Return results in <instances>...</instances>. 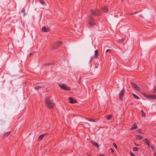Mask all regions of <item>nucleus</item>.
<instances>
[{
    "label": "nucleus",
    "mask_w": 156,
    "mask_h": 156,
    "mask_svg": "<svg viewBox=\"0 0 156 156\" xmlns=\"http://www.w3.org/2000/svg\"><path fill=\"white\" fill-rule=\"evenodd\" d=\"M88 24L90 26H94L96 25L95 19L93 18V17L89 16L88 17Z\"/></svg>",
    "instance_id": "f257e3e1"
},
{
    "label": "nucleus",
    "mask_w": 156,
    "mask_h": 156,
    "mask_svg": "<svg viewBox=\"0 0 156 156\" xmlns=\"http://www.w3.org/2000/svg\"><path fill=\"white\" fill-rule=\"evenodd\" d=\"M90 16L93 17V16H98L100 15V12L98 9H91L90 11Z\"/></svg>",
    "instance_id": "f03ea898"
},
{
    "label": "nucleus",
    "mask_w": 156,
    "mask_h": 156,
    "mask_svg": "<svg viewBox=\"0 0 156 156\" xmlns=\"http://www.w3.org/2000/svg\"><path fill=\"white\" fill-rule=\"evenodd\" d=\"M45 103L46 105L48 108L51 109L54 108V106L52 104L53 101L51 100L46 99Z\"/></svg>",
    "instance_id": "7ed1b4c3"
},
{
    "label": "nucleus",
    "mask_w": 156,
    "mask_h": 156,
    "mask_svg": "<svg viewBox=\"0 0 156 156\" xmlns=\"http://www.w3.org/2000/svg\"><path fill=\"white\" fill-rule=\"evenodd\" d=\"M62 44V41H58L57 42H55L54 43V47L51 48V49L54 50L57 49Z\"/></svg>",
    "instance_id": "20e7f679"
},
{
    "label": "nucleus",
    "mask_w": 156,
    "mask_h": 156,
    "mask_svg": "<svg viewBox=\"0 0 156 156\" xmlns=\"http://www.w3.org/2000/svg\"><path fill=\"white\" fill-rule=\"evenodd\" d=\"M60 87L63 90H70V87H68L67 85L65 84L59 85Z\"/></svg>",
    "instance_id": "39448f33"
},
{
    "label": "nucleus",
    "mask_w": 156,
    "mask_h": 156,
    "mask_svg": "<svg viewBox=\"0 0 156 156\" xmlns=\"http://www.w3.org/2000/svg\"><path fill=\"white\" fill-rule=\"evenodd\" d=\"M126 91L124 88L120 91V93L119 94V97L120 99H123L124 96V93Z\"/></svg>",
    "instance_id": "423d86ee"
},
{
    "label": "nucleus",
    "mask_w": 156,
    "mask_h": 156,
    "mask_svg": "<svg viewBox=\"0 0 156 156\" xmlns=\"http://www.w3.org/2000/svg\"><path fill=\"white\" fill-rule=\"evenodd\" d=\"M130 84L136 90L138 91H140V89L137 85L135 83L132 82H130Z\"/></svg>",
    "instance_id": "0eeeda50"
},
{
    "label": "nucleus",
    "mask_w": 156,
    "mask_h": 156,
    "mask_svg": "<svg viewBox=\"0 0 156 156\" xmlns=\"http://www.w3.org/2000/svg\"><path fill=\"white\" fill-rule=\"evenodd\" d=\"M69 102L71 103L74 104L77 102V101L72 98L70 97L69 98Z\"/></svg>",
    "instance_id": "6e6552de"
},
{
    "label": "nucleus",
    "mask_w": 156,
    "mask_h": 156,
    "mask_svg": "<svg viewBox=\"0 0 156 156\" xmlns=\"http://www.w3.org/2000/svg\"><path fill=\"white\" fill-rule=\"evenodd\" d=\"M91 143L93 145L97 147V149L99 150V145L98 143L94 141H91Z\"/></svg>",
    "instance_id": "1a4fd4ad"
},
{
    "label": "nucleus",
    "mask_w": 156,
    "mask_h": 156,
    "mask_svg": "<svg viewBox=\"0 0 156 156\" xmlns=\"http://www.w3.org/2000/svg\"><path fill=\"white\" fill-rule=\"evenodd\" d=\"M48 133H45L44 134H42L39 136L38 138V140H42L44 137L46 135H47Z\"/></svg>",
    "instance_id": "9d476101"
},
{
    "label": "nucleus",
    "mask_w": 156,
    "mask_h": 156,
    "mask_svg": "<svg viewBox=\"0 0 156 156\" xmlns=\"http://www.w3.org/2000/svg\"><path fill=\"white\" fill-rule=\"evenodd\" d=\"M108 11V9L106 7H104L102 9V11L104 13L107 12Z\"/></svg>",
    "instance_id": "9b49d317"
},
{
    "label": "nucleus",
    "mask_w": 156,
    "mask_h": 156,
    "mask_svg": "<svg viewBox=\"0 0 156 156\" xmlns=\"http://www.w3.org/2000/svg\"><path fill=\"white\" fill-rule=\"evenodd\" d=\"M49 29L48 28H46L45 27H42L41 30L43 32H47L49 31Z\"/></svg>",
    "instance_id": "f8f14e48"
},
{
    "label": "nucleus",
    "mask_w": 156,
    "mask_h": 156,
    "mask_svg": "<svg viewBox=\"0 0 156 156\" xmlns=\"http://www.w3.org/2000/svg\"><path fill=\"white\" fill-rule=\"evenodd\" d=\"M138 128L137 125L136 123H134L133 125L131 128V130H133L134 129H136Z\"/></svg>",
    "instance_id": "ddd939ff"
},
{
    "label": "nucleus",
    "mask_w": 156,
    "mask_h": 156,
    "mask_svg": "<svg viewBox=\"0 0 156 156\" xmlns=\"http://www.w3.org/2000/svg\"><path fill=\"white\" fill-rule=\"evenodd\" d=\"M44 88V87L43 86H36L35 87V89L36 90H38V89L40 88Z\"/></svg>",
    "instance_id": "4468645a"
},
{
    "label": "nucleus",
    "mask_w": 156,
    "mask_h": 156,
    "mask_svg": "<svg viewBox=\"0 0 156 156\" xmlns=\"http://www.w3.org/2000/svg\"><path fill=\"white\" fill-rule=\"evenodd\" d=\"M95 54L94 55V57L97 58L99 55V52L98 50H96L95 51Z\"/></svg>",
    "instance_id": "2eb2a0df"
},
{
    "label": "nucleus",
    "mask_w": 156,
    "mask_h": 156,
    "mask_svg": "<svg viewBox=\"0 0 156 156\" xmlns=\"http://www.w3.org/2000/svg\"><path fill=\"white\" fill-rule=\"evenodd\" d=\"M148 98L151 99H155V95L153 94L149 95Z\"/></svg>",
    "instance_id": "dca6fc26"
},
{
    "label": "nucleus",
    "mask_w": 156,
    "mask_h": 156,
    "mask_svg": "<svg viewBox=\"0 0 156 156\" xmlns=\"http://www.w3.org/2000/svg\"><path fill=\"white\" fill-rule=\"evenodd\" d=\"M136 138L138 140H140L142 139L143 138V137L142 136L137 135Z\"/></svg>",
    "instance_id": "f3484780"
},
{
    "label": "nucleus",
    "mask_w": 156,
    "mask_h": 156,
    "mask_svg": "<svg viewBox=\"0 0 156 156\" xmlns=\"http://www.w3.org/2000/svg\"><path fill=\"white\" fill-rule=\"evenodd\" d=\"M125 40V38H122L121 39H119L118 40V42L119 43H121L122 42L124 41Z\"/></svg>",
    "instance_id": "a211bd4d"
},
{
    "label": "nucleus",
    "mask_w": 156,
    "mask_h": 156,
    "mask_svg": "<svg viewBox=\"0 0 156 156\" xmlns=\"http://www.w3.org/2000/svg\"><path fill=\"white\" fill-rule=\"evenodd\" d=\"M143 141L146 144L149 143V140L147 139H144L143 140Z\"/></svg>",
    "instance_id": "6ab92c4d"
},
{
    "label": "nucleus",
    "mask_w": 156,
    "mask_h": 156,
    "mask_svg": "<svg viewBox=\"0 0 156 156\" xmlns=\"http://www.w3.org/2000/svg\"><path fill=\"white\" fill-rule=\"evenodd\" d=\"M132 95L135 98L137 99H140V98L135 94H133Z\"/></svg>",
    "instance_id": "aec40b11"
},
{
    "label": "nucleus",
    "mask_w": 156,
    "mask_h": 156,
    "mask_svg": "<svg viewBox=\"0 0 156 156\" xmlns=\"http://www.w3.org/2000/svg\"><path fill=\"white\" fill-rule=\"evenodd\" d=\"M142 95L144 97L146 98H149V95H147L145 93H142Z\"/></svg>",
    "instance_id": "412c9836"
},
{
    "label": "nucleus",
    "mask_w": 156,
    "mask_h": 156,
    "mask_svg": "<svg viewBox=\"0 0 156 156\" xmlns=\"http://www.w3.org/2000/svg\"><path fill=\"white\" fill-rule=\"evenodd\" d=\"M10 133V132H8L6 133H5L4 134V136L5 137H7L8 136V135Z\"/></svg>",
    "instance_id": "4be33fe9"
},
{
    "label": "nucleus",
    "mask_w": 156,
    "mask_h": 156,
    "mask_svg": "<svg viewBox=\"0 0 156 156\" xmlns=\"http://www.w3.org/2000/svg\"><path fill=\"white\" fill-rule=\"evenodd\" d=\"M141 112L142 113V116L143 117H145L146 116V115L144 111L143 110H141Z\"/></svg>",
    "instance_id": "5701e85b"
},
{
    "label": "nucleus",
    "mask_w": 156,
    "mask_h": 156,
    "mask_svg": "<svg viewBox=\"0 0 156 156\" xmlns=\"http://www.w3.org/2000/svg\"><path fill=\"white\" fill-rule=\"evenodd\" d=\"M22 12L23 13V16H25L26 15V13L25 12V8L23 9L22 10Z\"/></svg>",
    "instance_id": "b1692460"
},
{
    "label": "nucleus",
    "mask_w": 156,
    "mask_h": 156,
    "mask_svg": "<svg viewBox=\"0 0 156 156\" xmlns=\"http://www.w3.org/2000/svg\"><path fill=\"white\" fill-rule=\"evenodd\" d=\"M39 2L43 5H44L45 4V2L43 0H39Z\"/></svg>",
    "instance_id": "393cba45"
},
{
    "label": "nucleus",
    "mask_w": 156,
    "mask_h": 156,
    "mask_svg": "<svg viewBox=\"0 0 156 156\" xmlns=\"http://www.w3.org/2000/svg\"><path fill=\"white\" fill-rule=\"evenodd\" d=\"M112 118V116L111 115H108L107 117V119L108 120H110L111 118Z\"/></svg>",
    "instance_id": "a878e982"
},
{
    "label": "nucleus",
    "mask_w": 156,
    "mask_h": 156,
    "mask_svg": "<svg viewBox=\"0 0 156 156\" xmlns=\"http://www.w3.org/2000/svg\"><path fill=\"white\" fill-rule=\"evenodd\" d=\"M138 149V148L137 147H134L133 148V150L134 151H137Z\"/></svg>",
    "instance_id": "bb28decb"
},
{
    "label": "nucleus",
    "mask_w": 156,
    "mask_h": 156,
    "mask_svg": "<svg viewBox=\"0 0 156 156\" xmlns=\"http://www.w3.org/2000/svg\"><path fill=\"white\" fill-rule=\"evenodd\" d=\"M153 93L154 94L156 93V87H154L153 88Z\"/></svg>",
    "instance_id": "cd10ccee"
},
{
    "label": "nucleus",
    "mask_w": 156,
    "mask_h": 156,
    "mask_svg": "<svg viewBox=\"0 0 156 156\" xmlns=\"http://www.w3.org/2000/svg\"><path fill=\"white\" fill-rule=\"evenodd\" d=\"M137 131L141 134H143V133L141 132V129H137Z\"/></svg>",
    "instance_id": "c85d7f7f"
},
{
    "label": "nucleus",
    "mask_w": 156,
    "mask_h": 156,
    "mask_svg": "<svg viewBox=\"0 0 156 156\" xmlns=\"http://www.w3.org/2000/svg\"><path fill=\"white\" fill-rule=\"evenodd\" d=\"M52 64H51V63H47L44 64V66H49L50 65H51Z\"/></svg>",
    "instance_id": "c756f323"
},
{
    "label": "nucleus",
    "mask_w": 156,
    "mask_h": 156,
    "mask_svg": "<svg viewBox=\"0 0 156 156\" xmlns=\"http://www.w3.org/2000/svg\"><path fill=\"white\" fill-rule=\"evenodd\" d=\"M88 121L91 122H95V121L93 119H90L87 120Z\"/></svg>",
    "instance_id": "7c9ffc66"
},
{
    "label": "nucleus",
    "mask_w": 156,
    "mask_h": 156,
    "mask_svg": "<svg viewBox=\"0 0 156 156\" xmlns=\"http://www.w3.org/2000/svg\"><path fill=\"white\" fill-rule=\"evenodd\" d=\"M113 145L115 147L116 149H117V146L116 145V144L115 143H114L113 144Z\"/></svg>",
    "instance_id": "2f4dec72"
},
{
    "label": "nucleus",
    "mask_w": 156,
    "mask_h": 156,
    "mask_svg": "<svg viewBox=\"0 0 156 156\" xmlns=\"http://www.w3.org/2000/svg\"><path fill=\"white\" fill-rule=\"evenodd\" d=\"M130 155L131 156H136V155H135L132 152H130Z\"/></svg>",
    "instance_id": "473e14b6"
},
{
    "label": "nucleus",
    "mask_w": 156,
    "mask_h": 156,
    "mask_svg": "<svg viewBox=\"0 0 156 156\" xmlns=\"http://www.w3.org/2000/svg\"><path fill=\"white\" fill-rule=\"evenodd\" d=\"M153 151H154V147L153 146L151 145L150 147Z\"/></svg>",
    "instance_id": "72a5a7b5"
},
{
    "label": "nucleus",
    "mask_w": 156,
    "mask_h": 156,
    "mask_svg": "<svg viewBox=\"0 0 156 156\" xmlns=\"http://www.w3.org/2000/svg\"><path fill=\"white\" fill-rule=\"evenodd\" d=\"M137 13V12H134L133 13H131L130 14V15H134V14H136Z\"/></svg>",
    "instance_id": "f704fd0d"
},
{
    "label": "nucleus",
    "mask_w": 156,
    "mask_h": 156,
    "mask_svg": "<svg viewBox=\"0 0 156 156\" xmlns=\"http://www.w3.org/2000/svg\"><path fill=\"white\" fill-rule=\"evenodd\" d=\"M111 51H112V50H111L108 49L107 50L106 52H109Z\"/></svg>",
    "instance_id": "c9c22d12"
},
{
    "label": "nucleus",
    "mask_w": 156,
    "mask_h": 156,
    "mask_svg": "<svg viewBox=\"0 0 156 156\" xmlns=\"http://www.w3.org/2000/svg\"><path fill=\"white\" fill-rule=\"evenodd\" d=\"M110 150L112 152V153H114V151L113 149L112 148H110Z\"/></svg>",
    "instance_id": "e433bc0d"
},
{
    "label": "nucleus",
    "mask_w": 156,
    "mask_h": 156,
    "mask_svg": "<svg viewBox=\"0 0 156 156\" xmlns=\"http://www.w3.org/2000/svg\"><path fill=\"white\" fill-rule=\"evenodd\" d=\"M147 144V146H148V147H151V145L150 144V143H148V144Z\"/></svg>",
    "instance_id": "4c0bfd02"
},
{
    "label": "nucleus",
    "mask_w": 156,
    "mask_h": 156,
    "mask_svg": "<svg viewBox=\"0 0 156 156\" xmlns=\"http://www.w3.org/2000/svg\"><path fill=\"white\" fill-rule=\"evenodd\" d=\"M100 156H105V155L104 154H100Z\"/></svg>",
    "instance_id": "58836bf2"
},
{
    "label": "nucleus",
    "mask_w": 156,
    "mask_h": 156,
    "mask_svg": "<svg viewBox=\"0 0 156 156\" xmlns=\"http://www.w3.org/2000/svg\"><path fill=\"white\" fill-rule=\"evenodd\" d=\"M93 58H94V57H91V60H90V61L92 60V59H93Z\"/></svg>",
    "instance_id": "ea45409f"
},
{
    "label": "nucleus",
    "mask_w": 156,
    "mask_h": 156,
    "mask_svg": "<svg viewBox=\"0 0 156 156\" xmlns=\"http://www.w3.org/2000/svg\"><path fill=\"white\" fill-rule=\"evenodd\" d=\"M32 55V53H30L29 55V57H30Z\"/></svg>",
    "instance_id": "a19ab883"
},
{
    "label": "nucleus",
    "mask_w": 156,
    "mask_h": 156,
    "mask_svg": "<svg viewBox=\"0 0 156 156\" xmlns=\"http://www.w3.org/2000/svg\"><path fill=\"white\" fill-rule=\"evenodd\" d=\"M156 155V153H154V156H155Z\"/></svg>",
    "instance_id": "79ce46f5"
},
{
    "label": "nucleus",
    "mask_w": 156,
    "mask_h": 156,
    "mask_svg": "<svg viewBox=\"0 0 156 156\" xmlns=\"http://www.w3.org/2000/svg\"><path fill=\"white\" fill-rule=\"evenodd\" d=\"M135 145L136 146H138V145L137 144H135Z\"/></svg>",
    "instance_id": "37998d69"
},
{
    "label": "nucleus",
    "mask_w": 156,
    "mask_h": 156,
    "mask_svg": "<svg viewBox=\"0 0 156 156\" xmlns=\"http://www.w3.org/2000/svg\"><path fill=\"white\" fill-rule=\"evenodd\" d=\"M154 95H155V99H156V94H154Z\"/></svg>",
    "instance_id": "c03bdc74"
},
{
    "label": "nucleus",
    "mask_w": 156,
    "mask_h": 156,
    "mask_svg": "<svg viewBox=\"0 0 156 156\" xmlns=\"http://www.w3.org/2000/svg\"><path fill=\"white\" fill-rule=\"evenodd\" d=\"M123 1V0H121L122 2Z\"/></svg>",
    "instance_id": "a18cd8bd"
}]
</instances>
